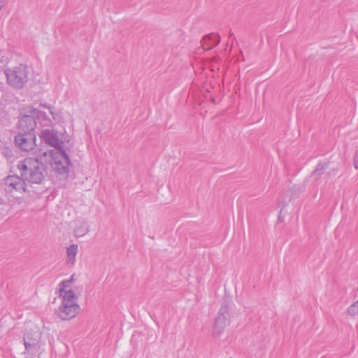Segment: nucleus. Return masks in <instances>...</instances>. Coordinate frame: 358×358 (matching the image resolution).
I'll list each match as a JSON object with an SVG mask.
<instances>
[{"label": "nucleus", "mask_w": 358, "mask_h": 358, "mask_svg": "<svg viewBox=\"0 0 358 358\" xmlns=\"http://www.w3.org/2000/svg\"><path fill=\"white\" fill-rule=\"evenodd\" d=\"M74 282L75 274H73L69 279L62 280L57 286V292L61 303L55 313L62 320L73 319L80 313V307L78 302L79 294Z\"/></svg>", "instance_id": "nucleus-1"}, {"label": "nucleus", "mask_w": 358, "mask_h": 358, "mask_svg": "<svg viewBox=\"0 0 358 358\" xmlns=\"http://www.w3.org/2000/svg\"><path fill=\"white\" fill-rule=\"evenodd\" d=\"M35 155L41 162L48 164L56 174L65 176L69 173L71 162L64 150H46L40 147L36 150Z\"/></svg>", "instance_id": "nucleus-2"}, {"label": "nucleus", "mask_w": 358, "mask_h": 358, "mask_svg": "<svg viewBox=\"0 0 358 358\" xmlns=\"http://www.w3.org/2000/svg\"><path fill=\"white\" fill-rule=\"evenodd\" d=\"M42 327L34 324H28L23 336L25 348V358H40L45 351V343L41 340Z\"/></svg>", "instance_id": "nucleus-3"}, {"label": "nucleus", "mask_w": 358, "mask_h": 358, "mask_svg": "<svg viewBox=\"0 0 358 358\" xmlns=\"http://www.w3.org/2000/svg\"><path fill=\"white\" fill-rule=\"evenodd\" d=\"M38 157H27L18 162L17 169L25 182L40 184L44 179V169Z\"/></svg>", "instance_id": "nucleus-4"}, {"label": "nucleus", "mask_w": 358, "mask_h": 358, "mask_svg": "<svg viewBox=\"0 0 358 358\" xmlns=\"http://www.w3.org/2000/svg\"><path fill=\"white\" fill-rule=\"evenodd\" d=\"M31 69L28 66L20 64L5 70L8 84L16 89L22 88L29 80Z\"/></svg>", "instance_id": "nucleus-5"}, {"label": "nucleus", "mask_w": 358, "mask_h": 358, "mask_svg": "<svg viewBox=\"0 0 358 358\" xmlns=\"http://www.w3.org/2000/svg\"><path fill=\"white\" fill-rule=\"evenodd\" d=\"M2 185L7 194L16 198L27 190L25 181L17 175L8 176L4 178Z\"/></svg>", "instance_id": "nucleus-6"}, {"label": "nucleus", "mask_w": 358, "mask_h": 358, "mask_svg": "<svg viewBox=\"0 0 358 358\" xmlns=\"http://www.w3.org/2000/svg\"><path fill=\"white\" fill-rule=\"evenodd\" d=\"M41 107L47 112L40 109H33L32 113L34 119L36 118L42 126H50L52 119L59 120V115L55 112L54 107L46 105L41 106Z\"/></svg>", "instance_id": "nucleus-7"}, {"label": "nucleus", "mask_w": 358, "mask_h": 358, "mask_svg": "<svg viewBox=\"0 0 358 358\" xmlns=\"http://www.w3.org/2000/svg\"><path fill=\"white\" fill-rule=\"evenodd\" d=\"M36 137L34 132H20L15 137V143L22 150L29 152L36 148Z\"/></svg>", "instance_id": "nucleus-8"}, {"label": "nucleus", "mask_w": 358, "mask_h": 358, "mask_svg": "<svg viewBox=\"0 0 358 358\" xmlns=\"http://www.w3.org/2000/svg\"><path fill=\"white\" fill-rule=\"evenodd\" d=\"M229 313L227 308L222 306L215 319L213 329V334L215 336H220L229 324Z\"/></svg>", "instance_id": "nucleus-9"}, {"label": "nucleus", "mask_w": 358, "mask_h": 358, "mask_svg": "<svg viewBox=\"0 0 358 358\" xmlns=\"http://www.w3.org/2000/svg\"><path fill=\"white\" fill-rule=\"evenodd\" d=\"M40 138L43 142L54 147L55 150L62 149V141L57 132L52 130L44 129L41 131Z\"/></svg>", "instance_id": "nucleus-10"}, {"label": "nucleus", "mask_w": 358, "mask_h": 358, "mask_svg": "<svg viewBox=\"0 0 358 358\" xmlns=\"http://www.w3.org/2000/svg\"><path fill=\"white\" fill-rule=\"evenodd\" d=\"M36 126V121L33 115L32 110L30 115H22L18 121V128L21 133L34 132Z\"/></svg>", "instance_id": "nucleus-11"}, {"label": "nucleus", "mask_w": 358, "mask_h": 358, "mask_svg": "<svg viewBox=\"0 0 358 358\" xmlns=\"http://www.w3.org/2000/svg\"><path fill=\"white\" fill-rule=\"evenodd\" d=\"M73 232L77 238L83 237L89 232L88 222L85 220H77L75 224Z\"/></svg>", "instance_id": "nucleus-12"}, {"label": "nucleus", "mask_w": 358, "mask_h": 358, "mask_svg": "<svg viewBox=\"0 0 358 358\" xmlns=\"http://www.w3.org/2000/svg\"><path fill=\"white\" fill-rule=\"evenodd\" d=\"M78 252V246L77 244H71L66 248V261L68 264L71 265L74 264Z\"/></svg>", "instance_id": "nucleus-13"}, {"label": "nucleus", "mask_w": 358, "mask_h": 358, "mask_svg": "<svg viewBox=\"0 0 358 358\" xmlns=\"http://www.w3.org/2000/svg\"><path fill=\"white\" fill-rule=\"evenodd\" d=\"M14 57V55L8 48L0 49V64H7Z\"/></svg>", "instance_id": "nucleus-14"}, {"label": "nucleus", "mask_w": 358, "mask_h": 358, "mask_svg": "<svg viewBox=\"0 0 358 358\" xmlns=\"http://www.w3.org/2000/svg\"><path fill=\"white\" fill-rule=\"evenodd\" d=\"M348 313L351 316L358 315V300L349 306Z\"/></svg>", "instance_id": "nucleus-15"}, {"label": "nucleus", "mask_w": 358, "mask_h": 358, "mask_svg": "<svg viewBox=\"0 0 358 358\" xmlns=\"http://www.w3.org/2000/svg\"><path fill=\"white\" fill-rule=\"evenodd\" d=\"M2 7H3L2 1H0V10L1 9Z\"/></svg>", "instance_id": "nucleus-16"}]
</instances>
